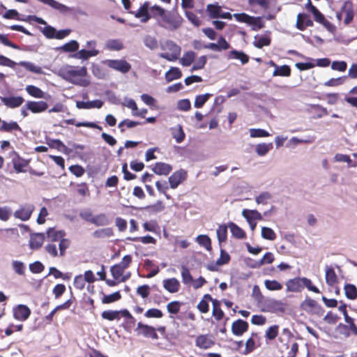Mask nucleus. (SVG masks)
<instances>
[{"mask_svg":"<svg viewBox=\"0 0 357 357\" xmlns=\"http://www.w3.org/2000/svg\"><path fill=\"white\" fill-rule=\"evenodd\" d=\"M207 61V58L206 56H201L194 63L192 67L190 69L191 72L195 70H197L199 69H202L206 65Z\"/></svg>","mask_w":357,"mask_h":357,"instance_id":"obj_62","label":"nucleus"},{"mask_svg":"<svg viewBox=\"0 0 357 357\" xmlns=\"http://www.w3.org/2000/svg\"><path fill=\"white\" fill-rule=\"evenodd\" d=\"M230 255L223 249L220 250V257L216 261V265L222 266L227 264L230 261Z\"/></svg>","mask_w":357,"mask_h":357,"instance_id":"obj_54","label":"nucleus"},{"mask_svg":"<svg viewBox=\"0 0 357 357\" xmlns=\"http://www.w3.org/2000/svg\"><path fill=\"white\" fill-rule=\"evenodd\" d=\"M215 344L213 335H200L195 340V345L202 349H207Z\"/></svg>","mask_w":357,"mask_h":357,"instance_id":"obj_11","label":"nucleus"},{"mask_svg":"<svg viewBox=\"0 0 357 357\" xmlns=\"http://www.w3.org/2000/svg\"><path fill=\"white\" fill-rule=\"evenodd\" d=\"M242 215L247 220L248 222L255 221L257 220H262L261 214L257 210L243 209Z\"/></svg>","mask_w":357,"mask_h":357,"instance_id":"obj_21","label":"nucleus"},{"mask_svg":"<svg viewBox=\"0 0 357 357\" xmlns=\"http://www.w3.org/2000/svg\"><path fill=\"white\" fill-rule=\"evenodd\" d=\"M185 15L187 19L195 26H199L201 24V21L199 20L198 17L192 11L185 10Z\"/></svg>","mask_w":357,"mask_h":357,"instance_id":"obj_61","label":"nucleus"},{"mask_svg":"<svg viewBox=\"0 0 357 357\" xmlns=\"http://www.w3.org/2000/svg\"><path fill=\"white\" fill-rule=\"evenodd\" d=\"M302 285L303 288L306 287L309 291L314 293H320L319 289L316 286L313 285L312 281L307 278H302Z\"/></svg>","mask_w":357,"mask_h":357,"instance_id":"obj_60","label":"nucleus"},{"mask_svg":"<svg viewBox=\"0 0 357 357\" xmlns=\"http://www.w3.org/2000/svg\"><path fill=\"white\" fill-rule=\"evenodd\" d=\"M13 317L18 321H26L31 315V310L24 304H19L13 307Z\"/></svg>","mask_w":357,"mask_h":357,"instance_id":"obj_7","label":"nucleus"},{"mask_svg":"<svg viewBox=\"0 0 357 357\" xmlns=\"http://www.w3.org/2000/svg\"><path fill=\"white\" fill-rule=\"evenodd\" d=\"M181 277L182 282L185 284H188L193 281L192 276L190 274L189 269L185 266H182L181 267Z\"/></svg>","mask_w":357,"mask_h":357,"instance_id":"obj_51","label":"nucleus"},{"mask_svg":"<svg viewBox=\"0 0 357 357\" xmlns=\"http://www.w3.org/2000/svg\"><path fill=\"white\" fill-rule=\"evenodd\" d=\"M17 65L24 67L26 70L29 72L39 75L43 74L42 68L40 66H36L32 62L22 61L19 63H16L10 59L0 54V66L15 68Z\"/></svg>","mask_w":357,"mask_h":357,"instance_id":"obj_2","label":"nucleus"},{"mask_svg":"<svg viewBox=\"0 0 357 357\" xmlns=\"http://www.w3.org/2000/svg\"><path fill=\"white\" fill-rule=\"evenodd\" d=\"M26 91L32 97L36 98H43L45 93L38 86L28 85L26 86Z\"/></svg>","mask_w":357,"mask_h":357,"instance_id":"obj_31","label":"nucleus"},{"mask_svg":"<svg viewBox=\"0 0 357 357\" xmlns=\"http://www.w3.org/2000/svg\"><path fill=\"white\" fill-rule=\"evenodd\" d=\"M249 324L246 321L238 319L234 321L231 324V332L236 336H242L248 331Z\"/></svg>","mask_w":357,"mask_h":357,"instance_id":"obj_10","label":"nucleus"},{"mask_svg":"<svg viewBox=\"0 0 357 357\" xmlns=\"http://www.w3.org/2000/svg\"><path fill=\"white\" fill-rule=\"evenodd\" d=\"M183 18L176 10H166L158 6V24L169 31H175L182 23Z\"/></svg>","mask_w":357,"mask_h":357,"instance_id":"obj_1","label":"nucleus"},{"mask_svg":"<svg viewBox=\"0 0 357 357\" xmlns=\"http://www.w3.org/2000/svg\"><path fill=\"white\" fill-rule=\"evenodd\" d=\"M124 268L118 264L111 266L110 272L114 280H118L123 273Z\"/></svg>","mask_w":357,"mask_h":357,"instance_id":"obj_56","label":"nucleus"},{"mask_svg":"<svg viewBox=\"0 0 357 357\" xmlns=\"http://www.w3.org/2000/svg\"><path fill=\"white\" fill-rule=\"evenodd\" d=\"M86 73L87 70L86 67L83 66L75 69L73 66H68L65 68L60 69L59 74L65 80L77 84V83L73 80V78L75 77H84Z\"/></svg>","mask_w":357,"mask_h":357,"instance_id":"obj_4","label":"nucleus"},{"mask_svg":"<svg viewBox=\"0 0 357 357\" xmlns=\"http://www.w3.org/2000/svg\"><path fill=\"white\" fill-rule=\"evenodd\" d=\"M326 275L325 279L326 282L328 286H333L337 282V277L334 271V268L331 266H326Z\"/></svg>","mask_w":357,"mask_h":357,"instance_id":"obj_22","label":"nucleus"},{"mask_svg":"<svg viewBox=\"0 0 357 357\" xmlns=\"http://www.w3.org/2000/svg\"><path fill=\"white\" fill-rule=\"evenodd\" d=\"M79 47V43L75 40H71L68 43L55 48L56 50H60L63 52L75 53Z\"/></svg>","mask_w":357,"mask_h":357,"instance_id":"obj_18","label":"nucleus"},{"mask_svg":"<svg viewBox=\"0 0 357 357\" xmlns=\"http://www.w3.org/2000/svg\"><path fill=\"white\" fill-rule=\"evenodd\" d=\"M344 289L347 298L354 300L357 298V288L354 284H346Z\"/></svg>","mask_w":357,"mask_h":357,"instance_id":"obj_38","label":"nucleus"},{"mask_svg":"<svg viewBox=\"0 0 357 357\" xmlns=\"http://www.w3.org/2000/svg\"><path fill=\"white\" fill-rule=\"evenodd\" d=\"M105 95L107 97L108 102L114 105H120L121 103V100L118 98L116 93L111 90H106Z\"/></svg>","mask_w":357,"mask_h":357,"instance_id":"obj_55","label":"nucleus"},{"mask_svg":"<svg viewBox=\"0 0 357 357\" xmlns=\"http://www.w3.org/2000/svg\"><path fill=\"white\" fill-rule=\"evenodd\" d=\"M227 59H238L241 64L244 65L248 63L250 57L243 51L232 50L229 52Z\"/></svg>","mask_w":357,"mask_h":357,"instance_id":"obj_17","label":"nucleus"},{"mask_svg":"<svg viewBox=\"0 0 357 357\" xmlns=\"http://www.w3.org/2000/svg\"><path fill=\"white\" fill-rule=\"evenodd\" d=\"M101 317L102 319L108 320V321H113L115 319L119 320V316L118 314V310H105L102 312Z\"/></svg>","mask_w":357,"mask_h":357,"instance_id":"obj_50","label":"nucleus"},{"mask_svg":"<svg viewBox=\"0 0 357 357\" xmlns=\"http://www.w3.org/2000/svg\"><path fill=\"white\" fill-rule=\"evenodd\" d=\"M266 288L270 291H278L282 289V285L277 280H266L264 282Z\"/></svg>","mask_w":357,"mask_h":357,"instance_id":"obj_49","label":"nucleus"},{"mask_svg":"<svg viewBox=\"0 0 357 357\" xmlns=\"http://www.w3.org/2000/svg\"><path fill=\"white\" fill-rule=\"evenodd\" d=\"M121 298V295L120 292L117 291L109 295L103 294L102 303L104 304H109L119 301Z\"/></svg>","mask_w":357,"mask_h":357,"instance_id":"obj_43","label":"nucleus"},{"mask_svg":"<svg viewBox=\"0 0 357 357\" xmlns=\"http://www.w3.org/2000/svg\"><path fill=\"white\" fill-rule=\"evenodd\" d=\"M273 148V144L271 143L266 144V143H261L258 144L256 146V153L259 156H264L266 155L269 151Z\"/></svg>","mask_w":357,"mask_h":357,"instance_id":"obj_42","label":"nucleus"},{"mask_svg":"<svg viewBox=\"0 0 357 357\" xmlns=\"http://www.w3.org/2000/svg\"><path fill=\"white\" fill-rule=\"evenodd\" d=\"M34 209V206L31 204L20 206L19 209L14 212L13 215L22 221H27L30 219Z\"/></svg>","mask_w":357,"mask_h":357,"instance_id":"obj_5","label":"nucleus"},{"mask_svg":"<svg viewBox=\"0 0 357 357\" xmlns=\"http://www.w3.org/2000/svg\"><path fill=\"white\" fill-rule=\"evenodd\" d=\"M251 137H268L270 134L265 130L261 128H251L250 130Z\"/></svg>","mask_w":357,"mask_h":357,"instance_id":"obj_57","label":"nucleus"},{"mask_svg":"<svg viewBox=\"0 0 357 357\" xmlns=\"http://www.w3.org/2000/svg\"><path fill=\"white\" fill-rule=\"evenodd\" d=\"M64 122L68 125H75L77 127H87L99 130H102V128L98 125L96 122L82 121L76 123L75 119H66L64 121Z\"/></svg>","mask_w":357,"mask_h":357,"instance_id":"obj_19","label":"nucleus"},{"mask_svg":"<svg viewBox=\"0 0 357 357\" xmlns=\"http://www.w3.org/2000/svg\"><path fill=\"white\" fill-rule=\"evenodd\" d=\"M317 302L314 299L307 297L305 301L301 303V308L305 312H312V310L316 307Z\"/></svg>","mask_w":357,"mask_h":357,"instance_id":"obj_45","label":"nucleus"},{"mask_svg":"<svg viewBox=\"0 0 357 357\" xmlns=\"http://www.w3.org/2000/svg\"><path fill=\"white\" fill-rule=\"evenodd\" d=\"M197 242L202 246L204 247L208 251L212 250L211 240L207 235L200 234L196 238Z\"/></svg>","mask_w":357,"mask_h":357,"instance_id":"obj_35","label":"nucleus"},{"mask_svg":"<svg viewBox=\"0 0 357 357\" xmlns=\"http://www.w3.org/2000/svg\"><path fill=\"white\" fill-rule=\"evenodd\" d=\"M255 40L253 42V45L257 48L261 49L264 46H268L271 44V39L267 36H261L258 38V36H255Z\"/></svg>","mask_w":357,"mask_h":357,"instance_id":"obj_32","label":"nucleus"},{"mask_svg":"<svg viewBox=\"0 0 357 357\" xmlns=\"http://www.w3.org/2000/svg\"><path fill=\"white\" fill-rule=\"evenodd\" d=\"M261 237L269 241H274L276 238V234L270 227H263L261 228Z\"/></svg>","mask_w":357,"mask_h":357,"instance_id":"obj_48","label":"nucleus"},{"mask_svg":"<svg viewBox=\"0 0 357 357\" xmlns=\"http://www.w3.org/2000/svg\"><path fill=\"white\" fill-rule=\"evenodd\" d=\"M213 316L217 321L221 320L225 315L224 312L220 308V301L218 300L213 301Z\"/></svg>","mask_w":357,"mask_h":357,"instance_id":"obj_33","label":"nucleus"},{"mask_svg":"<svg viewBox=\"0 0 357 357\" xmlns=\"http://www.w3.org/2000/svg\"><path fill=\"white\" fill-rule=\"evenodd\" d=\"M347 76H342L337 78H331L324 83L325 86H336L342 84Z\"/></svg>","mask_w":357,"mask_h":357,"instance_id":"obj_59","label":"nucleus"},{"mask_svg":"<svg viewBox=\"0 0 357 357\" xmlns=\"http://www.w3.org/2000/svg\"><path fill=\"white\" fill-rule=\"evenodd\" d=\"M181 303L177 301H174L169 303L167 305V312L172 314H177L181 308Z\"/></svg>","mask_w":357,"mask_h":357,"instance_id":"obj_52","label":"nucleus"},{"mask_svg":"<svg viewBox=\"0 0 357 357\" xmlns=\"http://www.w3.org/2000/svg\"><path fill=\"white\" fill-rule=\"evenodd\" d=\"M135 331L138 335L156 339V328L147 324L139 322Z\"/></svg>","mask_w":357,"mask_h":357,"instance_id":"obj_8","label":"nucleus"},{"mask_svg":"<svg viewBox=\"0 0 357 357\" xmlns=\"http://www.w3.org/2000/svg\"><path fill=\"white\" fill-rule=\"evenodd\" d=\"M163 287L169 292L176 293L179 290L180 283L177 279L172 278L164 280Z\"/></svg>","mask_w":357,"mask_h":357,"instance_id":"obj_20","label":"nucleus"},{"mask_svg":"<svg viewBox=\"0 0 357 357\" xmlns=\"http://www.w3.org/2000/svg\"><path fill=\"white\" fill-rule=\"evenodd\" d=\"M99 54V51L96 49L89 50L82 49L77 50L75 53L70 55V57L82 60H87L89 57L96 56Z\"/></svg>","mask_w":357,"mask_h":357,"instance_id":"obj_15","label":"nucleus"},{"mask_svg":"<svg viewBox=\"0 0 357 357\" xmlns=\"http://www.w3.org/2000/svg\"><path fill=\"white\" fill-rule=\"evenodd\" d=\"M171 133L174 139L177 143H181L185 137V134L181 125H177L175 127L171 128Z\"/></svg>","mask_w":357,"mask_h":357,"instance_id":"obj_27","label":"nucleus"},{"mask_svg":"<svg viewBox=\"0 0 357 357\" xmlns=\"http://www.w3.org/2000/svg\"><path fill=\"white\" fill-rule=\"evenodd\" d=\"M56 29L50 26L45 25V26L42 29V33L44 36L47 38H55Z\"/></svg>","mask_w":357,"mask_h":357,"instance_id":"obj_63","label":"nucleus"},{"mask_svg":"<svg viewBox=\"0 0 357 357\" xmlns=\"http://www.w3.org/2000/svg\"><path fill=\"white\" fill-rule=\"evenodd\" d=\"M114 235V231L112 228L106 227L102 229H99L94 231L92 234V236L95 238H109Z\"/></svg>","mask_w":357,"mask_h":357,"instance_id":"obj_29","label":"nucleus"},{"mask_svg":"<svg viewBox=\"0 0 357 357\" xmlns=\"http://www.w3.org/2000/svg\"><path fill=\"white\" fill-rule=\"evenodd\" d=\"M228 227L226 225H220L217 229V238L220 244L226 241Z\"/></svg>","mask_w":357,"mask_h":357,"instance_id":"obj_40","label":"nucleus"},{"mask_svg":"<svg viewBox=\"0 0 357 357\" xmlns=\"http://www.w3.org/2000/svg\"><path fill=\"white\" fill-rule=\"evenodd\" d=\"M248 25L252 26V30L253 31H258L265 26L264 22L262 21V17L255 16H252Z\"/></svg>","mask_w":357,"mask_h":357,"instance_id":"obj_44","label":"nucleus"},{"mask_svg":"<svg viewBox=\"0 0 357 357\" xmlns=\"http://www.w3.org/2000/svg\"><path fill=\"white\" fill-rule=\"evenodd\" d=\"M161 48L165 52L159 54V56L169 61H175L179 58L181 49L172 40H167L164 44H161Z\"/></svg>","mask_w":357,"mask_h":357,"instance_id":"obj_3","label":"nucleus"},{"mask_svg":"<svg viewBox=\"0 0 357 357\" xmlns=\"http://www.w3.org/2000/svg\"><path fill=\"white\" fill-rule=\"evenodd\" d=\"M107 49L109 50L119 51L123 48V43L117 39H112L107 41L105 45Z\"/></svg>","mask_w":357,"mask_h":357,"instance_id":"obj_46","label":"nucleus"},{"mask_svg":"<svg viewBox=\"0 0 357 357\" xmlns=\"http://www.w3.org/2000/svg\"><path fill=\"white\" fill-rule=\"evenodd\" d=\"M187 172L185 170L181 169L174 172L169 177V182L171 188H176L183 181L186 179Z\"/></svg>","mask_w":357,"mask_h":357,"instance_id":"obj_9","label":"nucleus"},{"mask_svg":"<svg viewBox=\"0 0 357 357\" xmlns=\"http://www.w3.org/2000/svg\"><path fill=\"white\" fill-rule=\"evenodd\" d=\"M347 68V63L344 61H335L331 63V68L334 70L344 72Z\"/></svg>","mask_w":357,"mask_h":357,"instance_id":"obj_64","label":"nucleus"},{"mask_svg":"<svg viewBox=\"0 0 357 357\" xmlns=\"http://www.w3.org/2000/svg\"><path fill=\"white\" fill-rule=\"evenodd\" d=\"M287 291L289 292H301L303 289L302 278H294L289 279L286 282Z\"/></svg>","mask_w":357,"mask_h":357,"instance_id":"obj_16","label":"nucleus"},{"mask_svg":"<svg viewBox=\"0 0 357 357\" xmlns=\"http://www.w3.org/2000/svg\"><path fill=\"white\" fill-rule=\"evenodd\" d=\"M105 63L109 68L114 69L117 71H119L122 73H126L129 72L130 70L131 69V65L126 60L123 59H108L105 61Z\"/></svg>","mask_w":357,"mask_h":357,"instance_id":"obj_6","label":"nucleus"},{"mask_svg":"<svg viewBox=\"0 0 357 357\" xmlns=\"http://www.w3.org/2000/svg\"><path fill=\"white\" fill-rule=\"evenodd\" d=\"M13 130L22 131V128L20 127L18 123L16 121H11L10 122H7L6 121H2V124L0 127V132H10Z\"/></svg>","mask_w":357,"mask_h":357,"instance_id":"obj_28","label":"nucleus"},{"mask_svg":"<svg viewBox=\"0 0 357 357\" xmlns=\"http://www.w3.org/2000/svg\"><path fill=\"white\" fill-rule=\"evenodd\" d=\"M346 13V16L344 20L345 24H349L354 19V11L352 8V3L350 1H346L343 6Z\"/></svg>","mask_w":357,"mask_h":357,"instance_id":"obj_34","label":"nucleus"},{"mask_svg":"<svg viewBox=\"0 0 357 357\" xmlns=\"http://www.w3.org/2000/svg\"><path fill=\"white\" fill-rule=\"evenodd\" d=\"M278 325L270 326L266 331L265 337L269 340H274L278 335Z\"/></svg>","mask_w":357,"mask_h":357,"instance_id":"obj_53","label":"nucleus"},{"mask_svg":"<svg viewBox=\"0 0 357 357\" xmlns=\"http://www.w3.org/2000/svg\"><path fill=\"white\" fill-rule=\"evenodd\" d=\"M13 168L17 173L25 172L26 170L24 169L26 166H28L29 160H25L19 155H17V159H13Z\"/></svg>","mask_w":357,"mask_h":357,"instance_id":"obj_26","label":"nucleus"},{"mask_svg":"<svg viewBox=\"0 0 357 357\" xmlns=\"http://www.w3.org/2000/svg\"><path fill=\"white\" fill-rule=\"evenodd\" d=\"M291 72V68L288 65H282L274 70L273 76L289 77Z\"/></svg>","mask_w":357,"mask_h":357,"instance_id":"obj_37","label":"nucleus"},{"mask_svg":"<svg viewBox=\"0 0 357 357\" xmlns=\"http://www.w3.org/2000/svg\"><path fill=\"white\" fill-rule=\"evenodd\" d=\"M46 143L51 149H56L58 151L63 146V142L58 139L46 137Z\"/></svg>","mask_w":357,"mask_h":357,"instance_id":"obj_58","label":"nucleus"},{"mask_svg":"<svg viewBox=\"0 0 357 357\" xmlns=\"http://www.w3.org/2000/svg\"><path fill=\"white\" fill-rule=\"evenodd\" d=\"M92 224L96 226H106L109 224V220L105 213H100L93 218Z\"/></svg>","mask_w":357,"mask_h":357,"instance_id":"obj_36","label":"nucleus"},{"mask_svg":"<svg viewBox=\"0 0 357 357\" xmlns=\"http://www.w3.org/2000/svg\"><path fill=\"white\" fill-rule=\"evenodd\" d=\"M0 99L6 107L12 109L21 106L24 102L22 96H0Z\"/></svg>","mask_w":357,"mask_h":357,"instance_id":"obj_12","label":"nucleus"},{"mask_svg":"<svg viewBox=\"0 0 357 357\" xmlns=\"http://www.w3.org/2000/svg\"><path fill=\"white\" fill-rule=\"evenodd\" d=\"M181 77V70L177 67H171L170 69L166 72L165 75L167 82L180 79Z\"/></svg>","mask_w":357,"mask_h":357,"instance_id":"obj_25","label":"nucleus"},{"mask_svg":"<svg viewBox=\"0 0 357 357\" xmlns=\"http://www.w3.org/2000/svg\"><path fill=\"white\" fill-rule=\"evenodd\" d=\"M45 240L43 233H31L30 234L29 246L32 250H38L43 245Z\"/></svg>","mask_w":357,"mask_h":357,"instance_id":"obj_14","label":"nucleus"},{"mask_svg":"<svg viewBox=\"0 0 357 357\" xmlns=\"http://www.w3.org/2000/svg\"><path fill=\"white\" fill-rule=\"evenodd\" d=\"M172 170V166L169 164L158 162V175H168Z\"/></svg>","mask_w":357,"mask_h":357,"instance_id":"obj_47","label":"nucleus"},{"mask_svg":"<svg viewBox=\"0 0 357 357\" xmlns=\"http://www.w3.org/2000/svg\"><path fill=\"white\" fill-rule=\"evenodd\" d=\"M26 107L32 113H40L45 112L48 108L47 102L40 101H27Z\"/></svg>","mask_w":357,"mask_h":357,"instance_id":"obj_13","label":"nucleus"},{"mask_svg":"<svg viewBox=\"0 0 357 357\" xmlns=\"http://www.w3.org/2000/svg\"><path fill=\"white\" fill-rule=\"evenodd\" d=\"M47 236L52 241H58L66 236V232L64 230H55L53 227H50L47 230Z\"/></svg>","mask_w":357,"mask_h":357,"instance_id":"obj_24","label":"nucleus"},{"mask_svg":"<svg viewBox=\"0 0 357 357\" xmlns=\"http://www.w3.org/2000/svg\"><path fill=\"white\" fill-rule=\"evenodd\" d=\"M212 96V94L206 93L205 94L198 95L196 96L194 106L196 108L202 107L208 100Z\"/></svg>","mask_w":357,"mask_h":357,"instance_id":"obj_41","label":"nucleus"},{"mask_svg":"<svg viewBox=\"0 0 357 357\" xmlns=\"http://www.w3.org/2000/svg\"><path fill=\"white\" fill-rule=\"evenodd\" d=\"M195 53L192 51H188L184 53L180 62L183 66H190L195 61Z\"/></svg>","mask_w":357,"mask_h":357,"instance_id":"obj_39","label":"nucleus"},{"mask_svg":"<svg viewBox=\"0 0 357 357\" xmlns=\"http://www.w3.org/2000/svg\"><path fill=\"white\" fill-rule=\"evenodd\" d=\"M206 11L208 13L209 17L213 19L219 18L221 14L222 8L218 3L208 4L206 6Z\"/></svg>","mask_w":357,"mask_h":357,"instance_id":"obj_30","label":"nucleus"},{"mask_svg":"<svg viewBox=\"0 0 357 357\" xmlns=\"http://www.w3.org/2000/svg\"><path fill=\"white\" fill-rule=\"evenodd\" d=\"M232 236L237 239H243L246 237L245 231L234 222H230L228 224Z\"/></svg>","mask_w":357,"mask_h":357,"instance_id":"obj_23","label":"nucleus"}]
</instances>
